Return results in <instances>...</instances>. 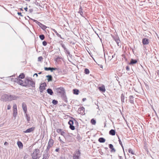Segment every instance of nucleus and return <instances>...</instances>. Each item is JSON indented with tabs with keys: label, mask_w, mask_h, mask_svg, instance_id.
I'll list each match as a JSON object with an SVG mask.
<instances>
[{
	"label": "nucleus",
	"mask_w": 159,
	"mask_h": 159,
	"mask_svg": "<svg viewBox=\"0 0 159 159\" xmlns=\"http://www.w3.org/2000/svg\"><path fill=\"white\" fill-rule=\"evenodd\" d=\"M29 80L30 78L25 79L24 81L19 78H15L14 81L23 86L27 87L29 85Z\"/></svg>",
	"instance_id": "obj_1"
},
{
	"label": "nucleus",
	"mask_w": 159,
	"mask_h": 159,
	"mask_svg": "<svg viewBox=\"0 0 159 159\" xmlns=\"http://www.w3.org/2000/svg\"><path fill=\"white\" fill-rule=\"evenodd\" d=\"M54 90L58 93L61 95H64L65 92L64 88L62 87L56 88L54 89Z\"/></svg>",
	"instance_id": "obj_2"
},
{
	"label": "nucleus",
	"mask_w": 159,
	"mask_h": 159,
	"mask_svg": "<svg viewBox=\"0 0 159 159\" xmlns=\"http://www.w3.org/2000/svg\"><path fill=\"white\" fill-rule=\"evenodd\" d=\"M39 149H35L33 153L32 156L33 159H39Z\"/></svg>",
	"instance_id": "obj_3"
},
{
	"label": "nucleus",
	"mask_w": 159,
	"mask_h": 159,
	"mask_svg": "<svg viewBox=\"0 0 159 159\" xmlns=\"http://www.w3.org/2000/svg\"><path fill=\"white\" fill-rule=\"evenodd\" d=\"M1 100L4 102L10 101L9 95L8 94L3 95L1 97Z\"/></svg>",
	"instance_id": "obj_4"
},
{
	"label": "nucleus",
	"mask_w": 159,
	"mask_h": 159,
	"mask_svg": "<svg viewBox=\"0 0 159 159\" xmlns=\"http://www.w3.org/2000/svg\"><path fill=\"white\" fill-rule=\"evenodd\" d=\"M34 22H35L42 30H45L47 27L44 25L42 24L40 22L36 20L31 19Z\"/></svg>",
	"instance_id": "obj_5"
},
{
	"label": "nucleus",
	"mask_w": 159,
	"mask_h": 159,
	"mask_svg": "<svg viewBox=\"0 0 159 159\" xmlns=\"http://www.w3.org/2000/svg\"><path fill=\"white\" fill-rule=\"evenodd\" d=\"M80 156V151H76L73 155V159H79Z\"/></svg>",
	"instance_id": "obj_6"
},
{
	"label": "nucleus",
	"mask_w": 159,
	"mask_h": 159,
	"mask_svg": "<svg viewBox=\"0 0 159 159\" xmlns=\"http://www.w3.org/2000/svg\"><path fill=\"white\" fill-rule=\"evenodd\" d=\"M29 85L27 87H32V88H35V82L31 78H30Z\"/></svg>",
	"instance_id": "obj_7"
},
{
	"label": "nucleus",
	"mask_w": 159,
	"mask_h": 159,
	"mask_svg": "<svg viewBox=\"0 0 159 159\" xmlns=\"http://www.w3.org/2000/svg\"><path fill=\"white\" fill-rule=\"evenodd\" d=\"M74 122L73 120H70L68 122V124L70 125L69 127L72 130H74L75 129V127L73 125Z\"/></svg>",
	"instance_id": "obj_8"
},
{
	"label": "nucleus",
	"mask_w": 159,
	"mask_h": 159,
	"mask_svg": "<svg viewBox=\"0 0 159 159\" xmlns=\"http://www.w3.org/2000/svg\"><path fill=\"white\" fill-rule=\"evenodd\" d=\"M10 101L13 100H16L19 98V97L17 96L14 95H9Z\"/></svg>",
	"instance_id": "obj_9"
},
{
	"label": "nucleus",
	"mask_w": 159,
	"mask_h": 159,
	"mask_svg": "<svg viewBox=\"0 0 159 159\" xmlns=\"http://www.w3.org/2000/svg\"><path fill=\"white\" fill-rule=\"evenodd\" d=\"M34 127H32L27 129L26 130L24 131L23 132L24 133H31L33 132L34 130Z\"/></svg>",
	"instance_id": "obj_10"
},
{
	"label": "nucleus",
	"mask_w": 159,
	"mask_h": 159,
	"mask_svg": "<svg viewBox=\"0 0 159 159\" xmlns=\"http://www.w3.org/2000/svg\"><path fill=\"white\" fill-rule=\"evenodd\" d=\"M22 107L23 109V111L24 112L25 114L26 113V112L27 111V106L25 103H24V102L22 103Z\"/></svg>",
	"instance_id": "obj_11"
},
{
	"label": "nucleus",
	"mask_w": 159,
	"mask_h": 159,
	"mask_svg": "<svg viewBox=\"0 0 159 159\" xmlns=\"http://www.w3.org/2000/svg\"><path fill=\"white\" fill-rule=\"evenodd\" d=\"M98 89L102 92H105L106 91L105 87L104 85H102V86L99 87L98 88Z\"/></svg>",
	"instance_id": "obj_12"
},
{
	"label": "nucleus",
	"mask_w": 159,
	"mask_h": 159,
	"mask_svg": "<svg viewBox=\"0 0 159 159\" xmlns=\"http://www.w3.org/2000/svg\"><path fill=\"white\" fill-rule=\"evenodd\" d=\"M142 42L144 45L148 44L149 43V40L147 39L144 38L143 39Z\"/></svg>",
	"instance_id": "obj_13"
},
{
	"label": "nucleus",
	"mask_w": 159,
	"mask_h": 159,
	"mask_svg": "<svg viewBox=\"0 0 159 159\" xmlns=\"http://www.w3.org/2000/svg\"><path fill=\"white\" fill-rule=\"evenodd\" d=\"M129 101L130 102L131 104H134V97L133 96H130L129 97Z\"/></svg>",
	"instance_id": "obj_14"
},
{
	"label": "nucleus",
	"mask_w": 159,
	"mask_h": 159,
	"mask_svg": "<svg viewBox=\"0 0 159 159\" xmlns=\"http://www.w3.org/2000/svg\"><path fill=\"white\" fill-rule=\"evenodd\" d=\"M46 86V83H43L40 85L39 89L44 90L45 89V87Z\"/></svg>",
	"instance_id": "obj_15"
},
{
	"label": "nucleus",
	"mask_w": 159,
	"mask_h": 159,
	"mask_svg": "<svg viewBox=\"0 0 159 159\" xmlns=\"http://www.w3.org/2000/svg\"><path fill=\"white\" fill-rule=\"evenodd\" d=\"M114 40L118 46L120 45V40L119 38L116 37L114 38Z\"/></svg>",
	"instance_id": "obj_16"
},
{
	"label": "nucleus",
	"mask_w": 159,
	"mask_h": 159,
	"mask_svg": "<svg viewBox=\"0 0 159 159\" xmlns=\"http://www.w3.org/2000/svg\"><path fill=\"white\" fill-rule=\"evenodd\" d=\"M51 30L56 33V35L58 37H60L61 39H64V38H63L61 37V35L57 32V31L56 30H55V29H51Z\"/></svg>",
	"instance_id": "obj_17"
},
{
	"label": "nucleus",
	"mask_w": 159,
	"mask_h": 159,
	"mask_svg": "<svg viewBox=\"0 0 159 159\" xmlns=\"http://www.w3.org/2000/svg\"><path fill=\"white\" fill-rule=\"evenodd\" d=\"M137 62V61L136 60L131 59L130 63H129V64L130 65H133L134 64L136 63Z\"/></svg>",
	"instance_id": "obj_18"
},
{
	"label": "nucleus",
	"mask_w": 159,
	"mask_h": 159,
	"mask_svg": "<svg viewBox=\"0 0 159 159\" xmlns=\"http://www.w3.org/2000/svg\"><path fill=\"white\" fill-rule=\"evenodd\" d=\"M109 148L111 149V152H116V150L113 148V146L112 144H109Z\"/></svg>",
	"instance_id": "obj_19"
},
{
	"label": "nucleus",
	"mask_w": 159,
	"mask_h": 159,
	"mask_svg": "<svg viewBox=\"0 0 159 159\" xmlns=\"http://www.w3.org/2000/svg\"><path fill=\"white\" fill-rule=\"evenodd\" d=\"M115 131L113 129H111L109 132V134L110 135H115Z\"/></svg>",
	"instance_id": "obj_20"
},
{
	"label": "nucleus",
	"mask_w": 159,
	"mask_h": 159,
	"mask_svg": "<svg viewBox=\"0 0 159 159\" xmlns=\"http://www.w3.org/2000/svg\"><path fill=\"white\" fill-rule=\"evenodd\" d=\"M53 140L52 139H49L48 142V145L52 147L53 145Z\"/></svg>",
	"instance_id": "obj_21"
},
{
	"label": "nucleus",
	"mask_w": 159,
	"mask_h": 159,
	"mask_svg": "<svg viewBox=\"0 0 159 159\" xmlns=\"http://www.w3.org/2000/svg\"><path fill=\"white\" fill-rule=\"evenodd\" d=\"M17 144L18 147L20 148H22L23 147V144L20 141H18L17 142Z\"/></svg>",
	"instance_id": "obj_22"
},
{
	"label": "nucleus",
	"mask_w": 159,
	"mask_h": 159,
	"mask_svg": "<svg viewBox=\"0 0 159 159\" xmlns=\"http://www.w3.org/2000/svg\"><path fill=\"white\" fill-rule=\"evenodd\" d=\"M47 93L49 94L50 95H52L53 94V92L52 91V90L51 89H47Z\"/></svg>",
	"instance_id": "obj_23"
},
{
	"label": "nucleus",
	"mask_w": 159,
	"mask_h": 159,
	"mask_svg": "<svg viewBox=\"0 0 159 159\" xmlns=\"http://www.w3.org/2000/svg\"><path fill=\"white\" fill-rule=\"evenodd\" d=\"M84 108L82 107L79 108L78 110L80 111L81 113L83 114L84 112Z\"/></svg>",
	"instance_id": "obj_24"
},
{
	"label": "nucleus",
	"mask_w": 159,
	"mask_h": 159,
	"mask_svg": "<svg viewBox=\"0 0 159 159\" xmlns=\"http://www.w3.org/2000/svg\"><path fill=\"white\" fill-rule=\"evenodd\" d=\"M98 141L101 143H104L105 142V139L103 138H100L98 139Z\"/></svg>",
	"instance_id": "obj_25"
},
{
	"label": "nucleus",
	"mask_w": 159,
	"mask_h": 159,
	"mask_svg": "<svg viewBox=\"0 0 159 159\" xmlns=\"http://www.w3.org/2000/svg\"><path fill=\"white\" fill-rule=\"evenodd\" d=\"M125 96L123 93H122L121 95V101L122 102V104L123 103H124V99H125Z\"/></svg>",
	"instance_id": "obj_26"
},
{
	"label": "nucleus",
	"mask_w": 159,
	"mask_h": 159,
	"mask_svg": "<svg viewBox=\"0 0 159 159\" xmlns=\"http://www.w3.org/2000/svg\"><path fill=\"white\" fill-rule=\"evenodd\" d=\"M46 77L48 78L47 80L48 81H50L52 80V76L51 75H48L46 76Z\"/></svg>",
	"instance_id": "obj_27"
},
{
	"label": "nucleus",
	"mask_w": 159,
	"mask_h": 159,
	"mask_svg": "<svg viewBox=\"0 0 159 159\" xmlns=\"http://www.w3.org/2000/svg\"><path fill=\"white\" fill-rule=\"evenodd\" d=\"M79 90L77 89H75L73 90V92L74 94L78 95L79 93Z\"/></svg>",
	"instance_id": "obj_28"
},
{
	"label": "nucleus",
	"mask_w": 159,
	"mask_h": 159,
	"mask_svg": "<svg viewBox=\"0 0 159 159\" xmlns=\"http://www.w3.org/2000/svg\"><path fill=\"white\" fill-rule=\"evenodd\" d=\"M25 77V75L23 73H22L19 76L18 78H19V79H23Z\"/></svg>",
	"instance_id": "obj_29"
},
{
	"label": "nucleus",
	"mask_w": 159,
	"mask_h": 159,
	"mask_svg": "<svg viewBox=\"0 0 159 159\" xmlns=\"http://www.w3.org/2000/svg\"><path fill=\"white\" fill-rule=\"evenodd\" d=\"M52 147L50 146V145H48L47 146L46 149V152L48 153L49 152V149L50 148Z\"/></svg>",
	"instance_id": "obj_30"
},
{
	"label": "nucleus",
	"mask_w": 159,
	"mask_h": 159,
	"mask_svg": "<svg viewBox=\"0 0 159 159\" xmlns=\"http://www.w3.org/2000/svg\"><path fill=\"white\" fill-rule=\"evenodd\" d=\"M17 115V110H13V116L15 118Z\"/></svg>",
	"instance_id": "obj_31"
},
{
	"label": "nucleus",
	"mask_w": 159,
	"mask_h": 159,
	"mask_svg": "<svg viewBox=\"0 0 159 159\" xmlns=\"http://www.w3.org/2000/svg\"><path fill=\"white\" fill-rule=\"evenodd\" d=\"M48 156V153L46 152L43 155V157L42 159H47Z\"/></svg>",
	"instance_id": "obj_32"
},
{
	"label": "nucleus",
	"mask_w": 159,
	"mask_h": 159,
	"mask_svg": "<svg viewBox=\"0 0 159 159\" xmlns=\"http://www.w3.org/2000/svg\"><path fill=\"white\" fill-rule=\"evenodd\" d=\"M128 152L129 153H131L132 155L134 154L133 151L131 148H129L128 150Z\"/></svg>",
	"instance_id": "obj_33"
},
{
	"label": "nucleus",
	"mask_w": 159,
	"mask_h": 159,
	"mask_svg": "<svg viewBox=\"0 0 159 159\" xmlns=\"http://www.w3.org/2000/svg\"><path fill=\"white\" fill-rule=\"evenodd\" d=\"M118 141L119 142L120 144L121 145V146L122 147L123 149H124V148H123V144H122V142L121 141L120 139V138H119V137H118Z\"/></svg>",
	"instance_id": "obj_34"
},
{
	"label": "nucleus",
	"mask_w": 159,
	"mask_h": 159,
	"mask_svg": "<svg viewBox=\"0 0 159 159\" xmlns=\"http://www.w3.org/2000/svg\"><path fill=\"white\" fill-rule=\"evenodd\" d=\"M39 37L40 39L42 40H43L45 39V36L43 34L40 35Z\"/></svg>",
	"instance_id": "obj_35"
},
{
	"label": "nucleus",
	"mask_w": 159,
	"mask_h": 159,
	"mask_svg": "<svg viewBox=\"0 0 159 159\" xmlns=\"http://www.w3.org/2000/svg\"><path fill=\"white\" fill-rule=\"evenodd\" d=\"M89 70L87 68H86L84 70V73L86 74H89Z\"/></svg>",
	"instance_id": "obj_36"
},
{
	"label": "nucleus",
	"mask_w": 159,
	"mask_h": 159,
	"mask_svg": "<svg viewBox=\"0 0 159 159\" xmlns=\"http://www.w3.org/2000/svg\"><path fill=\"white\" fill-rule=\"evenodd\" d=\"M91 122L93 125H95L96 123V120L93 119L91 120Z\"/></svg>",
	"instance_id": "obj_37"
},
{
	"label": "nucleus",
	"mask_w": 159,
	"mask_h": 159,
	"mask_svg": "<svg viewBox=\"0 0 159 159\" xmlns=\"http://www.w3.org/2000/svg\"><path fill=\"white\" fill-rule=\"evenodd\" d=\"M26 118L28 122H29L30 121V116L28 115V114L26 113Z\"/></svg>",
	"instance_id": "obj_38"
},
{
	"label": "nucleus",
	"mask_w": 159,
	"mask_h": 159,
	"mask_svg": "<svg viewBox=\"0 0 159 159\" xmlns=\"http://www.w3.org/2000/svg\"><path fill=\"white\" fill-rule=\"evenodd\" d=\"M52 103L54 105H56L58 103V101L55 99H54L52 101Z\"/></svg>",
	"instance_id": "obj_39"
},
{
	"label": "nucleus",
	"mask_w": 159,
	"mask_h": 159,
	"mask_svg": "<svg viewBox=\"0 0 159 159\" xmlns=\"http://www.w3.org/2000/svg\"><path fill=\"white\" fill-rule=\"evenodd\" d=\"M43 59V58L42 57L40 56L39 57L38 59V61H41Z\"/></svg>",
	"instance_id": "obj_40"
},
{
	"label": "nucleus",
	"mask_w": 159,
	"mask_h": 159,
	"mask_svg": "<svg viewBox=\"0 0 159 159\" xmlns=\"http://www.w3.org/2000/svg\"><path fill=\"white\" fill-rule=\"evenodd\" d=\"M13 110H17V105L16 104H14L13 105Z\"/></svg>",
	"instance_id": "obj_41"
},
{
	"label": "nucleus",
	"mask_w": 159,
	"mask_h": 159,
	"mask_svg": "<svg viewBox=\"0 0 159 159\" xmlns=\"http://www.w3.org/2000/svg\"><path fill=\"white\" fill-rule=\"evenodd\" d=\"M62 130L61 129H57V132L58 133H61Z\"/></svg>",
	"instance_id": "obj_42"
},
{
	"label": "nucleus",
	"mask_w": 159,
	"mask_h": 159,
	"mask_svg": "<svg viewBox=\"0 0 159 159\" xmlns=\"http://www.w3.org/2000/svg\"><path fill=\"white\" fill-rule=\"evenodd\" d=\"M50 69H51V67H45L44 68V70H47V71L49 70H50Z\"/></svg>",
	"instance_id": "obj_43"
},
{
	"label": "nucleus",
	"mask_w": 159,
	"mask_h": 159,
	"mask_svg": "<svg viewBox=\"0 0 159 159\" xmlns=\"http://www.w3.org/2000/svg\"><path fill=\"white\" fill-rule=\"evenodd\" d=\"M43 45L44 46H46L47 44V42L46 41H43L42 43Z\"/></svg>",
	"instance_id": "obj_44"
},
{
	"label": "nucleus",
	"mask_w": 159,
	"mask_h": 159,
	"mask_svg": "<svg viewBox=\"0 0 159 159\" xmlns=\"http://www.w3.org/2000/svg\"><path fill=\"white\" fill-rule=\"evenodd\" d=\"M65 134H66V133H65V132H64L63 131H62L61 133V135L63 136H64Z\"/></svg>",
	"instance_id": "obj_45"
},
{
	"label": "nucleus",
	"mask_w": 159,
	"mask_h": 159,
	"mask_svg": "<svg viewBox=\"0 0 159 159\" xmlns=\"http://www.w3.org/2000/svg\"><path fill=\"white\" fill-rule=\"evenodd\" d=\"M65 52L68 55L70 54V52L68 49Z\"/></svg>",
	"instance_id": "obj_46"
},
{
	"label": "nucleus",
	"mask_w": 159,
	"mask_h": 159,
	"mask_svg": "<svg viewBox=\"0 0 159 159\" xmlns=\"http://www.w3.org/2000/svg\"><path fill=\"white\" fill-rule=\"evenodd\" d=\"M61 45L64 49V48H66L65 45L64 44H63L61 43Z\"/></svg>",
	"instance_id": "obj_47"
},
{
	"label": "nucleus",
	"mask_w": 159,
	"mask_h": 159,
	"mask_svg": "<svg viewBox=\"0 0 159 159\" xmlns=\"http://www.w3.org/2000/svg\"><path fill=\"white\" fill-rule=\"evenodd\" d=\"M17 13L18 15L22 17H23V15H22V14L20 12H18Z\"/></svg>",
	"instance_id": "obj_48"
},
{
	"label": "nucleus",
	"mask_w": 159,
	"mask_h": 159,
	"mask_svg": "<svg viewBox=\"0 0 159 159\" xmlns=\"http://www.w3.org/2000/svg\"><path fill=\"white\" fill-rule=\"evenodd\" d=\"M11 106L10 105H8L7 106V110H10L11 109Z\"/></svg>",
	"instance_id": "obj_49"
},
{
	"label": "nucleus",
	"mask_w": 159,
	"mask_h": 159,
	"mask_svg": "<svg viewBox=\"0 0 159 159\" xmlns=\"http://www.w3.org/2000/svg\"><path fill=\"white\" fill-rule=\"evenodd\" d=\"M79 12L80 13L81 16H82V15L83 14V12L82 11V10H81V11H79Z\"/></svg>",
	"instance_id": "obj_50"
},
{
	"label": "nucleus",
	"mask_w": 159,
	"mask_h": 159,
	"mask_svg": "<svg viewBox=\"0 0 159 159\" xmlns=\"http://www.w3.org/2000/svg\"><path fill=\"white\" fill-rule=\"evenodd\" d=\"M126 70H127V71H129V67L128 66H127L126 67Z\"/></svg>",
	"instance_id": "obj_51"
},
{
	"label": "nucleus",
	"mask_w": 159,
	"mask_h": 159,
	"mask_svg": "<svg viewBox=\"0 0 159 159\" xmlns=\"http://www.w3.org/2000/svg\"><path fill=\"white\" fill-rule=\"evenodd\" d=\"M54 70V68L51 67L50 70L51 72H52Z\"/></svg>",
	"instance_id": "obj_52"
},
{
	"label": "nucleus",
	"mask_w": 159,
	"mask_h": 159,
	"mask_svg": "<svg viewBox=\"0 0 159 159\" xmlns=\"http://www.w3.org/2000/svg\"><path fill=\"white\" fill-rule=\"evenodd\" d=\"M29 11L31 13L33 11V10L32 9H30Z\"/></svg>",
	"instance_id": "obj_53"
},
{
	"label": "nucleus",
	"mask_w": 159,
	"mask_h": 159,
	"mask_svg": "<svg viewBox=\"0 0 159 159\" xmlns=\"http://www.w3.org/2000/svg\"><path fill=\"white\" fill-rule=\"evenodd\" d=\"M86 100V98H83V99H82V101H83V102H84V101H85Z\"/></svg>",
	"instance_id": "obj_54"
},
{
	"label": "nucleus",
	"mask_w": 159,
	"mask_h": 159,
	"mask_svg": "<svg viewBox=\"0 0 159 159\" xmlns=\"http://www.w3.org/2000/svg\"><path fill=\"white\" fill-rule=\"evenodd\" d=\"M39 90H40V93H42L43 92V91L44 89H39Z\"/></svg>",
	"instance_id": "obj_55"
},
{
	"label": "nucleus",
	"mask_w": 159,
	"mask_h": 159,
	"mask_svg": "<svg viewBox=\"0 0 159 159\" xmlns=\"http://www.w3.org/2000/svg\"><path fill=\"white\" fill-rule=\"evenodd\" d=\"M8 144V143L7 142H5L4 143V145H7Z\"/></svg>",
	"instance_id": "obj_56"
},
{
	"label": "nucleus",
	"mask_w": 159,
	"mask_h": 159,
	"mask_svg": "<svg viewBox=\"0 0 159 159\" xmlns=\"http://www.w3.org/2000/svg\"><path fill=\"white\" fill-rule=\"evenodd\" d=\"M81 10H82V7H81V6H80L79 11H81Z\"/></svg>",
	"instance_id": "obj_57"
},
{
	"label": "nucleus",
	"mask_w": 159,
	"mask_h": 159,
	"mask_svg": "<svg viewBox=\"0 0 159 159\" xmlns=\"http://www.w3.org/2000/svg\"><path fill=\"white\" fill-rule=\"evenodd\" d=\"M157 75H158V76L159 77V71L158 70L157 72Z\"/></svg>",
	"instance_id": "obj_58"
},
{
	"label": "nucleus",
	"mask_w": 159,
	"mask_h": 159,
	"mask_svg": "<svg viewBox=\"0 0 159 159\" xmlns=\"http://www.w3.org/2000/svg\"><path fill=\"white\" fill-rule=\"evenodd\" d=\"M59 151V148H56V149L55 151L58 152Z\"/></svg>",
	"instance_id": "obj_59"
},
{
	"label": "nucleus",
	"mask_w": 159,
	"mask_h": 159,
	"mask_svg": "<svg viewBox=\"0 0 159 159\" xmlns=\"http://www.w3.org/2000/svg\"><path fill=\"white\" fill-rule=\"evenodd\" d=\"M24 9L26 11H27L28 8L27 7H26L24 8Z\"/></svg>",
	"instance_id": "obj_60"
},
{
	"label": "nucleus",
	"mask_w": 159,
	"mask_h": 159,
	"mask_svg": "<svg viewBox=\"0 0 159 159\" xmlns=\"http://www.w3.org/2000/svg\"><path fill=\"white\" fill-rule=\"evenodd\" d=\"M34 75H36L37 77L38 76V75L37 73H35L34 75Z\"/></svg>",
	"instance_id": "obj_61"
},
{
	"label": "nucleus",
	"mask_w": 159,
	"mask_h": 159,
	"mask_svg": "<svg viewBox=\"0 0 159 159\" xmlns=\"http://www.w3.org/2000/svg\"><path fill=\"white\" fill-rule=\"evenodd\" d=\"M58 70V68H54V70Z\"/></svg>",
	"instance_id": "obj_62"
},
{
	"label": "nucleus",
	"mask_w": 159,
	"mask_h": 159,
	"mask_svg": "<svg viewBox=\"0 0 159 159\" xmlns=\"http://www.w3.org/2000/svg\"><path fill=\"white\" fill-rule=\"evenodd\" d=\"M59 140L61 142H63L60 139V137H59Z\"/></svg>",
	"instance_id": "obj_63"
},
{
	"label": "nucleus",
	"mask_w": 159,
	"mask_h": 159,
	"mask_svg": "<svg viewBox=\"0 0 159 159\" xmlns=\"http://www.w3.org/2000/svg\"><path fill=\"white\" fill-rule=\"evenodd\" d=\"M64 51L65 52L68 49L66 48H64Z\"/></svg>",
	"instance_id": "obj_64"
}]
</instances>
